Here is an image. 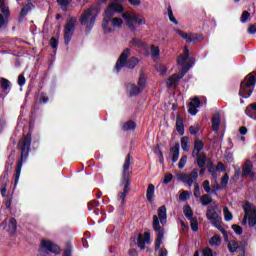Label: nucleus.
<instances>
[{
    "label": "nucleus",
    "mask_w": 256,
    "mask_h": 256,
    "mask_svg": "<svg viewBox=\"0 0 256 256\" xmlns=\"http://www.w3.org/2000/svg\"><path fill=\"white\" fill-rule=\"evenodd\" d=\"M167 224V207L165 205L158 208V216L154 215L152 217V229L156 233L155 240V251L161 249V244L163 243V238L165 237V228L161 225Z\"/></svg>",
    "instance_id": "f257e3e1"
},
{
    "label": "nucleus",
    "mask_w": 256,
    "mask_h": 256,
    "mask_svg": "<svg viewBox=\"0 0 256 256\" xmlns=\"http://www.w3.org/2000/svg\"><path fill=\"white\" fill-rule=\"evenodd\" d=\"M31 141V132H28L23 137V139L19 141V145L21 146V153L16 164L14 187H17V184L19 183V178L21 177V169L23 168V161H27V157H29V151H31Z\"/></svg>",
    "instance_id": "f03ea898"
},
{
    "label": "nucleus",
    "mask_w": 256,
    "mask_h": 256,
    "mask_svg": "<svg viewBox=\"0 0 256 256\" xmlns=\"http://www.w3.org/2000/svg\"><path fill=\"white\" fill-rule=\"evenodd\" d=\"M131 167V154H127L124 160V164L122 166V185H124L123 192L118 194V198L122 199V205H125V198L127 197V193H129V187L131 185V171H129Z\"/></svg>",
    "instance_id": "7ed1b4c3"
},
{
    "label": "nucleus",
    "mask_w": 256,
    "mask_h": 256,
    "mask_svg": "<svg viewBox=\"0 0 256 256\" xmlns=\"http://www.w3.org/2000/svg\"><path fill=\"white\" fill-rule=\"evenodd\" d=\"M129 53H131V49L126 48L120 54L115 65L116 73H120L123 67H126L127 69H135V67H137V64L139 63V58L137 57L129 58Z\"/></svg>",
    "instance_id": "20e7f679"
},
{
    "label": "nucleus",
    "mask_w": 256,
    "mask_h": 256,
    "mask_svg": "<svg viewBox=\"0 0 256 256\" xmlns=\"http://www.w3.org/2000/svg\"><path fill=\"white\" fill-rule=\"evenodd\" d=\"M256 84V76L253 74H248L243 81L240 83V89H239V97H242V99H249L251 95H253V87H255Z\"/></svg>",
    "instance_id": "39448f33"
},
{
    "label": "nucleus",
    "mask_w": 256,
    "mask_h": 256,
    "mask_svg": "<svg viewBox=\"0 0 256 256\" xmlns=\"http://www.w3.org/2000/svg\"><path fill=\"white\" fill-rule=\"evenodd\" d=\"M97 15H99V8L91 7L84 11V13L80 16V24L86 26L87 33H90L91 29H93L95 26Z\"/></svg>",
    "instance_id": "423d86ee"
},
{
    "label": "nucleus",
    "mask_w": 256,
    "mask_h": 256,
    "mask_svg": "<svg viewBox=\"0 0 256 256\" xmlns=\"http://www.w3.org/2000/svg\"><path fill=\"white\" fill-rule=\"evenodd\" d=\"M122 18L124 19L127 27L130 29V31H132V33H135V31H137V27H135L136 25H147V20H145L144 17H139V15L137 14H127L124 13L122 14Z\"/></svg>",
    "instance_id": "0eeeda50"
},
{
    "label": "nucleus",
    "mask_w": 256,
    "mask_h": 256,
    "mask_svg": "<svg viewBox=\"0 0 256 256\" xmlns=\"http://www.w3.org/2000/svg\"><path fill=\"white\" fill-rule=\"evenodd\" d=\"M76 26H77V18L70 17L66 20V24L64 27V43H65V45H69V43H71V39L73 38V34L75 33Z\"/></svg>",
    "instance_id": "6e6552de"
},
{
    "label": "nucleus",
    "mask_w": 256,
    "mask_h": 256,
    "mask_svg": "<svg viewBox=\"0 0 256 256\" xmlns=\"http://www.w3.org/2000/svg\"><path fill=\"white\" fill-rule=\"evenodd\" d=\"M243 210L245 213V219H248L249 227H255L256 225V208L251 202H246L243 205Z\"/></svg>",
    "instance_id": "1a4fd4ad"
},
{
    "label": "nucleus",
    "mask_w": 256,
    "mask_h": 256,
    "mask_svg": "<svg viewBox=\"0 0 256 256\" xmlns=\"http://www.w3.org/2000/svg\"><path fill=\"white\" fill-rule=\"evenodd\" d=\"M43 249H46L50 253H54V255H59V253H61V248L58 245L54 244L53 242H51L49 240H42L41 241V248L39 249V253L42 256H43V253H44Z\"/></svg>",
    "instance_id": "9d476101"
},
{
    "label": "nucleus",
    "mask_w": 256,
    "mask_h": 256,
    "mask_svg": "<svg viewBox=\"0 0 256 256\" xmlns=\"http://www.w3.org/2000/svg\"><path fill=\"white\" fill-rule=\"evenodd\" d=\"M177 35L182 37L186 43H197V41H200L201 36L199 34L195 33H186L183 30L176 29Z\"/></svg>",
    "instance_id": "9b49d317"
},
{
    "label": "nucleus",
    "mask_w": 256,
    "mask_h": 256,
    "mask_svg": "<svg viewBox=\"0 0 256 256\" xmlns=\"http://www.w3.org/2000/svg\"><path fill=\"white\" fill-rule=\"evenodd\" d=\"M241 177L244 179L250 177V179H255V172H253V163L251 160H247L242 166Z\"/></svg>",
    "instance_id": "f8f14e48"
},
{
    "label": "nucleus",
    "mask_w": 256,
    "mask_h": 256,
    "mask_svg": "<svg viewBox=\"0 0 256 256\" xmlns=\"http://www.w3.org/2000/svg\"><path fill=\"white\" fill-rule=\"evenodd\" d=\"M206 219H208V221H211L212 224L213 221H221L222 218L219 213H217V205L207 209Z\"/></svg>",
    "instance_id": "ddd939ff"
},
{
    "label": "nucleus",
    "mask_w": 256,
    "mask_h": 256,
    "mask_svg": "<svg viewBox=\"0 0 256 256\" xmlns=\"http://www.w3.org/2000/svg\"><path fill=\"white\" fill-rule=\"evenodd\" d=\"M205 149V143L202 140L196 139L194 141V149L192 151V157L196 158L201 154V151Z\"/></svg>",
    "instance_id": "4468645a"
},
{
    "label": "nucleus",
    "mask_w": 256,
    "mask_h": 256,
    "mask_svg": "<svg viewBox=\"0 0 256 256\" xmlns=\"http://www.w3.org/2000/svg\"><path fill=\"white\" fill-rule=\"evenodd\" d=\"M176 131L180 136L185 135V123L183 122L181 114L176 116Z\"/></svg>",
    "instance_id": "2eb2a0df"
},
{
    "label": "nucleus",
    "mask_w": 256,
    "mask_h": 256,
    "mask_svg": "<svg viewBox=\"0 0 256 256\" xmlns=\"http://www.w3.org/2000/svg\"><path fill=\"white\" fill-rule=\"evenodd\" d=\"M179 150H180L179 142L175 143V145L170 148L172 163H177L179 161Z\"/></svg>",
    "instance_id": "dca6fc26"
},
{
    "label": "nucleus",
    "mask_w": 256,
    "mask_h": 256,
    "mask_svg": "<svg viewBox=\"0 0 256 256\" xmlns=\"http://www.w3.org/2000/svg\"><path fill=\"white\" fill-rule=\"evenodd\" d=\"M102 29L106 35H109V33H113L114 30H113V25H112L111 19L103 18Z\"/></svg>",
    "instance_id": "f3484780"
},
{
    "label": "nucleus",
    "mask_w": 256,
    "mask_h": 256,
    "mask_svg": "<svg viewBox=\"0 0 256 256\" xmlns=\"http://www.w3.org/2000/svg\"><path fill=\"white\" fill-rule=\"evenodd\" d=\"M221 223H223V218L221 220L213 221L212 225H214L216 229H218V231L222 233L224 241H229V235L227 234V230H225V228L221 226Z\"/></svg>",
    "instance_id": "a211bd4d"
},
{
    "label": "nucleus",
    "mask_w": 256,
    "mask_h": 256,
    "mask_svg": "<svg viewBox=\"0 0 256 256\" xmlns=\"http://www.w3.org/2000/svg\"><path fill=\"white\" fill-rule=\"evenodd\" d=\"M245 114L250 119H254V121H256V103L249 104L245 109Z\"/></svg>",
    "instance_id": "6ab92c4d"
},
{
    "label": "nucleus",
    "mask_w": 256,
    "mask_h": 256,
    "mask_svg": "<svg viewBox=\"0 0 256 256\" xmlns=\"http://www.w3.org/2000/svg\"><path fill=\"white\" fill-rule=\"evenodd\" d=\"M146 197L149 203H153V199H155V185H148V188L146 190Z\"/></svg>",
    "instance_id": "aec40b11"
},
{
    "label": "nucleus",
    "mask_w": 256,
    "mask_h": 256,
    "mask_svg": "<svg viewBox=\"0 0 256 256\" xmlns=\"http://www.w3.org/2000/svg\"><path fill=\"white\" fill-rule=\"evenodd\" d=\"M196 158V164L198 167H205L207 165V155L205 153H200Z\"/></svg>",
    "instance_id": "412c9836"
},
{
    "label": "nucleus",
    "mask_w": 256,
    "mask_h": 256,
    "mask_svg": "<svg viewBox=\"0 0 256 256\" xmlns=\"http://www.w3.org/2000/svg\"><path fill=\"white\" fill-rule=\"evenodd\" d=\"M166 83L168 87H174V89H177V87H179V80L177 78V74L170 76Z\"/></svg>",
    "instance_id": "4be33fe9"
},
{
    "label": "nucleus",
    "mask_w": 256,
    "mask_h": 256,
    "mask_svg": "<svg viewBox=\"0 0 256 256\" xmlns=\"http://www.w3.org/2000/svg\"><path fill=\"white\" fill-rule=\"evenodd\" d=\"M122 129L123 131H135V129H137V123L133 120H129L123 124Z\"/></svg>",
    "instance_id": "5701e85b"
},
{
    "label": "nucleus",
    "mask_w": 256,
    "mask_h": 256,
    "mask_svg": "<svg viewBox=\"0 0 256 256\" xmlns=\"http://www.w3.org/2000/svg\"><path fill=\"white\" fill-rule=\"evenodd\" d=\"M221 125V117L215 116L212 118V130L214 133H219V127Z\"/></svg>",
    "instance_id": "b1692460"
},
{
    "label": "nucleus",
    "mask_w": 256,
    "mask_h": 256,
    "mask_svg": "<svg viewBox=\"0 0 256 256\" xmlns=\"http://www.w3.org/2000/svg\"><path fill=\"white\" fill-rule=\"evenodd\" d=\"M143 91L139 86L130 84L129 97H135Z\"/></svg>",
    "instance_id": "393cba45"
},
{
    "label": "nucleus",
    "mask_w": 256,
    "mask_h": 256,
    "mask_svg": "<svg viewBox=\"0 0 256 256\" xmlns=\"http://www.w3.org/2000/svg\"><path fill=\"white\" fill-rule=\"evenodd\" d=\"M9 229L10 235H15L17 233V219L14 217L10 218L9 220Z\"/></svg>",
    "instance_id": "a878e982"
},
{
    "label": "nucleus",
    "mask_w": 256,
    "mask_h": 256,
    "mask_svg": "<svg viewBox=\"0 0 256 256\" xmlns=\"http://www.w3.org/2000/svg\"><path fill=\"white\" fill-rule=\"evenodd\" d=\"M209 245H211V247H219V245H221V236L218 234L212 236L209 240Z\"/></svg>",
    "instance_id": "bb28decb"
},
{
    "label": "nucleus",
    "mask_w": 256,
    "mask_h": 256,
    "mask_svg": "<svg viewBox=\"0 0 256 256\" xmlns=\"http://www.w3.org/2000/svg\"><path fill=\"white\" fill-rule=\"evenodd\" d=\"M179 181H182V183H187L189 187L193 185V180L190 178L189 174L182 173L178 177Z\"/></svg>",
    "instance_id": "cd10ccee"
},
{
    "label": "nucleus",
    "mask_w": 256,
    "mask_h": 256,
    "mask_svg": "<svg viewBox=\"0 0 256 256\" xmlns=\"http://www.w3.org/2000/svg\"><path fill=\"white\" fill-rule=\"evenodd\" d=\"M0 87L3 91H9L11 89V81L6 78H0Z\"/></svg>",
    "instance_id": "c85d7f7f"
},
{
    "label": "nucleus",
    "mask_w": 256,
    "mask_h": 256,
    "mask_svg": "<svg viewBox=\"0 0 256 256\" xmlns=\"http://www.w3.org/2000/svg\"><path fill=\"white\" fill-rule=\"evenodd\" d=\"M237 249H239V242L236 240H230L228 242V250L230 253H236Z\"/></svg>",
    "instance_id": "c756f323"
},
{
    "label": "nucleus",
    "mask_w": 256,
    "mask_h": 256,
    "mask_svg": "<svg viewBox=\"0 0 256 256\" xmlns=\"http://www.w3.org/2000/svg\"><path fill=\"white\" fill-rule=\"evenodd\" d=\"M200 201L204 207H207V205H211V203H213V198H211L209 194H204L201 196Z\"/></svg>",
    "instance_id": "7c9ffc66"
},
{
    "label": "nucleus",
    "mask_w": 256,
    "mask_h": 256,
    "mask_svg": "<svg viewBox=\"0 0 256 256\" xmlns=\"http://www.w3.org/2000/svg\"><path fill=\"white\" fill-rule=\"evenodd\" d=\"M109 6L116 13H123V11H125V7H123L122 4H119L117 2H113V3L109 4Z\"/></svg>",
    "instance_id": "2f4dec72"
},
{
    "label": "nucleus",
    "mask_w": 256,
    "mask_h": 256,
    "mask_svg": "<svg viewBox=\"0 0 256 256\" xmlns=\"http://www.w3.org/2000/svg\"><path fill=\"white\" fill-rule=\"evenodd\" d=\"M181 147L185 152L189 151V149L191 148L189 137L184 136L181 138Z\"/></svg>",
    "instance_id": "473e14b6"
},
{
    "label": "nucleus",
    "mask_w": 256,
    "mask_h": 256,
    "mask_svg": "<svg viewBox=\"0 0 256 256\" xmlns=\"http://www.w3.org/2000/svg\"><path fill=\"white\" fill-rule=\"evenodd\" d=\"M146 84H147V78H145V73L141 71L140 77L138 79V87L143 91V89H145Z\"/></svg>",
    "instance_id": "72a5a7b5"
},
{
    "label": "nucleus",
    "mask_w": 256,
    "mask_h": 256,
    "mask_svg": "<svg viewBox=\"0 0 256 256\" xmlns=\"http://www.w3.org/2000/svg\"><path fill=\"white\" fill-rule=\"evenodd\" d=\"M183 213H184L186 219H188V221H189L190 219H193V218H194V217H193V210L191 209V206H189V205H185V206L183 207Z\"/></svg>",
    "instance_id": "f704fd0d"
},
{
    "label": "nucleus",
    "mask_w": 256,
    "mask_h": 256,
    "mask_svg": "<svg viewBox=\"0 0 256 256\" xmlns=\"http://www.w3.org/2000/svg\"><path fill=\"white\" fill-rule=\"evenodd\" d=\"M32 9H35V6L33 2H28L20 11L22 15H27L29 12L32 11Z\"/></svg>",
    "instance_id": "c9c22d12"
},
{
    "label": "nucleus",
    "mask_w": 256,
    "mask_h": 256,
    "mask_svg": "<svg viewBox=\"0 0 256 256\" xmlns=\"http://www.w3.org/2000/svg\"><path fill=\"white\" fill-rule=\"evenodd\" d=\"M115 11L112 10L111 6L108 5L104 11V19H113L115 17Z\"/></svg>",
    "instance_id": "e433bc0d"
},
{
    "label": "nucleus",
    "mask_w": 256,
    "mask_h": 256,
    "mask_svg": "<svg viewBox=\"0 0 256 256\" xmlns=\"http://www.w3.org/2000/svg\"><path fill=\"white\" fill-rule=\"evenodd\" d=\"M190 227L194 233H197L199 231V221L197 220V217L190 218Z\"/></svg>",
    "instance_id": "4c0bfd02"
},
{
    "label": "nucleus",
    "mask_w": 256,
    "mask_h": 256,
    "mask_svg": "<svg viewBox=\"0 0 256 256\" xmlns=\"http://www.w3.org/2000/svg\"><path fill=\"white\" fill-rule=\"evenodd\" d=\"M167 11L169 21H171V23H174V25H179V21H177V18H175V16L173 15V8H171V5H168Z\"/></svg>",
    "instance_id": "58836bf2"
},
{
    "label": "nucleus",
    "mask_w": 256,
    "mask_h": 256,
    "mask_svg": "<svg viewBox=\"0 0 256 256\" xmlns=\"http://www.w3.org/2000/svg\"><path fill=\"white\" fill-rule=\"evenodd\" d=\"M189 57V48L184 47V53L178 57V63H185Z\"/></svg>",
    "instance_id": "ea45409f"
},
{
    "label": "nucleus",
    "mask_w": 256,
    "mask_h": 256,
    "mask_svg": "<svg viewBox=\"0 0 256 256\" xmlns=\"http://www.w3.org/2000/svg\"><path fill=\"white\" fill-rule=\"evenodd\" d=\"M189 57V48L184 47V53L178 57V63H185Z\"/></svg>",
    "instance_id": "a19ab883"
},
{
    "label": "nucleus",
    "mask_w": 256,
    "mask_h": 256,
    "mask_svg": "<svg viewBox=\"0 0 256 256\" xmlns=\"http://www.w3.org/2000/svg\"><path fill=\"white\" fill-rule=\"evenodd\" d=\"M207 167H208V172L212 175V177H215V175H217V170L215 168V164L213 163V161L208 160Z\"/></svg>",
    "instance_id": "79ce46f5"
},
{
    "label": "nucleus",
    "mask_w": 256,
    "mask_h": 256,
    "mask_svg": "<svg viewBox=\"0 0 256 256\" xmlns=\"http://www.w3.org/2000/svg\"><path fill=\"white\" fill-rule=\"evenodd\" d=\"M111 23L112 28L115 27L116 29H121V27H123V19L121 18H112Z\"/></svg>",
    "instance_id": "37998d69"
},
{
    "label": "nucleus",
    "mask_w": 256,
    "mask_h": 256,
    "mask_svg": "<svg viewBox=\"0 0 256 256\" xmlns=\"http://www.w3.org/2000/svg\"><path fill=\"white\" fill-rule=\"evenodd\" d=\"M72 1L73 0H57V3L62 7V11H67V8L71 5Z\"/></svg>",
    "instance_id": "c03bdc74"
},
{
    "label": "nucleus",
    "mask_w": 256,
    "mask_h": 256,
    "mask_svg": "<svg viewBox=\"0 0 256 256\" xmlns=\"http://www.w3.org/2000/svg\"><path fill=\"white\" fill-rule=\"evenodd\" d=\"M150 51H151V57H153L154 59H157V57H159L161 50H159V47L152 45L150 47Z\"/></svg>",
    "instance_id": "a18cd8bd"
},
{
    "label": "nucleus",
    "mask_w": 256,
    "mask_h": 256,
    "mask_svg": "<svg viewBox=\"0 0 256 256\" xmlns=\"http://www.w3.org/2000/svg\"><path fill=\"white\" fill-rule=\"evenodd\" d=\"M202 256H217V252L213 251L210 247H205L202 250Z\"/></svg>",
    "instance_id": "49530a36"
},
{
    "label": "nucleus",
    "mask_w": 256,
    "mask_h": 256,
    "mask_svg": "<svg viewBox=\"0 0 256 256\" xmlns=\"http://www.w3.org/2000/svg\"><path fill=\"white\" fill-rule=\"evenodd\" d=\"M62 256H73V246L71 243H67Z\"/></svg>",
    "instance_id": "de8ad7c7"
},
{
    "label": "nucleus",
    "mask_w": 256,
    "mask_h": 256,
    "mask_svg": "<svg viewBox=\"0 0 256 256\" xmlns=\"http://www.w3.org/2000/svg\"><path fill=\"white\" fill-rule=\"evenodd\" d=\"M223 211H224V220L231 221L233 219V214L231 213V211H229V208L225 206L223 208Z\"/></svg>",
    "instance_id": "09e8293b"
},
{
    "label": "nucleus",
    "mask_w": 256,
    "mask_h": 256,
    "mask_svg": "<svg viewBox=\"0 0 256 256\" xmlns=\"http://www.w3.org/2000/svg\"><path fill=\"white\" fill-rule=\"evenodd\" d=\"M137 245L141 251L145 249V239L143 238L142 234H139L138 239H137Z\"/></svg>",
    "instance_id": "8fccbe9b"
},
{
    "label": "nucleus",
    "mask_w": 256,
    "mask_h": 256,
    "mask_svg": "<svg viewBox=\"0 0 256 256\" xmlns=\"http://www.w3.org/2000/svg\"><path fill=\"white\" fill-rule=\"evenodd\" d=\"M0 9L3 14V17L9 20V17H11V11H9V8L4 5L0 7Z\"/></svg>",
    "instance_id": "3c124183"
},
{
    "label": "nucleus",
    "mask_w": 256,
    "mask_h": 256,
    "mask_svg": "<svg viewBox=\"0 0 256 256\" xmlns=\"http://www.w3.org/2000/svg\"><path fill=\"white\" fill-rule=\"evenodd\" d=\"M198 109H199V106H193L188 104V113L190 115H193V116L197 115V113H199Z\"/></svg>",
    "instance_id": "603ef678"
},
{
    "label": "nucleus",
    "mask_w": 256,
    "mask_h": 256,
    "mask_svg": "<svg viewBox=\"0 0 256 256\" xmlns=\"http://www.w3.org/2000/svg\"><path fill=\"white\" fill-rule=\"evenodd\" d=\"M249 17H251V13H249V11H243L240 17L241 23H247V21H249Z\"/></svg>",
    "instance_id": "864d4df0"
},
{
    "label": "nucleus",
    "mask_w": 256,
    "mask_h": 256,
    "mask_svg": "<svg viewBox=\"0 0 256 256\" xmlns=\"http://www.w3.org/2000/svg\"><path fill=\"white\" fill-rule=\"evenodd\" d=\"M238 245H239V250L241 251V253H246L247 246L249 245L247 240L240 241V243Z\"/></svg>",
    "instance_id": "5fc2aeb1"
},
{
    "label": "nucleus",
    "mask_w": 256,
    "mask_h": 256,
    "mask_svg": "<svg viewBox=\"0 0 256 256\" xmlns=\"http://www.w3.org/2000/svg\"><path fill=\"white\" fill-rule=\"evenodd\" d=\"M188 177H190V179L192 181H196V179L199 177V169L194 168L190 174H188Z\"/></svg>",
    "instance_id": "6e6d98bb"
},
{
    "label": "nucleus",
    "mask_w": 256,
    "mask_h": 256,
    "mask_svg": "<svg viewBox=\"0 0 256 256\" xmlns=\"http://www.w3.org/2000/svg\"><path fill=\"white\" fill-rule=\"evenodd\" d=\"M227 185H229V174H225L221 178V182H220V186L222 189H223V187H227Z\"/></svg>",
    "instance_id": "4d7b16f0"
},
{
    "label": "nucleus",
    "mask_w": 256,
    "mask_h": 256,
    "mask_svg": "<svg viewBox=\"0 0 256 256\" xmlns=\"http://www.w3.org/2000/svg\"><path fill=\"white\" fill-rule=\"evenodd\" d=\"M131 43L132 45H135V47H145V42L141 39L133 38Z\"/></svg>",
    "instance_id": "13d9d810"
},
{
    "label": "nucleus",
    "mask_w": 256,
    "mask_h": 256,
    "mask_svg": "<svg viewBox=\"0 0 256 256\" xmlns=\"http://www.w3.org/2000/svg\"><path fill=\"white\" fill-rule=\"evenodd\" d=\"M173 181V174L171 173H167L164 175V180H163V184L164 185H168V183H171Z\"/></svg>",
    "instance_id": "bf43d9fd"
},
{
    "label": "nucleus",
    "mask_w": 256,
    "mask_h": 256,
    "mask_svg": "<svg viewBox=\"0 0 256 256\" xmlns=\"http://www.w3.org/2000/svg\"><path fill=\"white\" fill-rule=\"evenodd\" d=\"M187 165V155H183L178 163V168L183 169Z\"/></svg>",
    "instance_id": "052dcab7"
},
{
    "label": "nucleus",
    "mask_w": 256,
    "mask_h": 256,
    "mask_svg": "<svg viewBox=\"0 0 256 256\" xmlns=\"http://www.w3.org/2000/svg\"><path fill=\"white\" fill-rule=\"evenodd\" d=\"M162 144H157L154 146V153L157 155V157H162L163 156V151H161Z\"/></svg>",
    "instance_id": "680f3d73"
},
{
    "label": "nucleus",
    "mask_w": 256,
    "mask_h": 256,
    "mask_svg": "<svg viewBox=\"0 0 256 256\" xmlns=\"http://www.w3.org/2000/svg\"><path fill=\"white\" fill-rule=\"evenodd\" d=\"M232 229L236 233V235H243V228L241 226L233 224Z\"/></svg>",
    "instance_id": "e2e57ef3"
},
{
    "label": "nucleus",
    "mask_w": 256,
    "mask_h": 256,
    "mask_svg": "<svg viewBox=\"0 0 256 256\" xmlns=\"http://www.w3.org/2000/svg\"><path fill=\"white\" fill-rule=\"evenodd\" d=\"M50 47L51 49H57V47H59V40H57L55 37H52L50 39Z\"/></svg>",
    "instance_id": "0e129e2a"
},
{
    "label": "nucleus",
    "mask_w": 256,
    "mask_h": 256,
    "mask_svg": "<svg viewBox=\"0 0 256 256\" xmlns=\"http://www.w3.org/2000/svg\"><path fill=\"white\" fill-rule=\"evenodd\" d=\"M188 105H192L194 107H201V100H199L197 97H194L191 99Z\"/></svg>",
    "instance_id": "69168bd1"
},
{
    "label": "nucleus",
    "mask_w": 256,
    "mask_h": 256,
    "mask_svg": "<svg viewBox=\"0 0 256 256\" xmlns=\"http://www.w3.org/2000/svg\"><path fill=\"white\" fill-rule=\"evenodd\" d=\"M94 207H99V201L92 200V201L88 202V211H93Z\"/></svg>",
    "instance_id": "338daca9"
},
{
    "label": "nucleus",
    "mask_w": 256,
    "mask_h": 256,
    "mask_svg": "<svg viewBox=\"0 0 256 256\" xmlns=\"http://www.w3.org/2000/svg\"><path fill=\"white\" fill-rule=\"evenodd\" d=\"M199 125H196V126H190L189 127V132H190V135H197V133H199Z\"/></svg>",
    "instance_id": "774afa93"
}]
</instances>
